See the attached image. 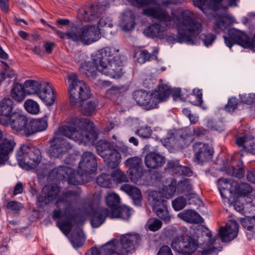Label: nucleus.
<instances>
[{"instance_id":"f257e3e1","label":"nucleus","mask_w":255,"mask_h":255,"mask_svg":"<svg viewBox=\"0 0 255 255\" xmlns=\"http://www.w3.org/2000/svg\"><path fill=\"white\" fill-rule=\"evenodd\" d=\"M143 12L148 16L163 21L166 26L171 25L172 22H174L178 31L176 40L180 43H191L192 37L202 31V24L195 18V14L188 9L182 11L180 17L175 16L173 13L170 15L166 9L160 6L145 9Z\"/></svg>"},{"instance_id":"f03ea898","label":"nucleus","mask_w":255,"mask_h":255,"mask_svg":"<svg viewBox=\"0 0 255 255\" xmlns=\"http://www.w3.org/2000/svg\"><path fill=\"white\" fill-rule=\"evenodd\" d=\"M55 134H59L60 138L65 136L85 144L94 142L97 137L93 123L87 118L77 117L59 127Z\"/></svg>"},{"instance_id":"7ed1b4c3","label":"nucleus","mask_w":255,"mask_h":255,"mask_svg":"<svg viewBox=\"0 0 255 255\" xmlns=\"http://www.w3.org/2000/svg\"><path fill=\"white\" fill-rule=\"evenodd\" d=\"M68 80L71 106L77 108L82 106L81 113L85 116H91L96 110V103L89 101L83 105L82 104L84 101L87 100L91 96L90 87L84 81L80 80L75 73L69 74Z\"/></svg>"},{"instance_id":"20e7f679","label":"nucleus","mask_w":255,"mask_h":255,"mask_svg":"<svg viewBox=\"0 0 255 255\" xmlns=\"http://www.w3.org/2000/svg\"><path fill=\"white\" fill-rule=\"evenodd\" d=\"M80 196L79 191L70 190L63 192L56 200V206L58 209L53 211L52 218L54 220L63 217L67 219L66 221L57 222L58 226L65 235L69 234L72 228L71 222L74 212L72 204L79 199Z\"/></svg>"},{"instance_id":"39448f33","label":"nucleus","mask_w":255,"mask_h":255,"mask_svg":"<svg viewBox=\"0 0 255 255\" xmlns=\"http://www.w3.org/2000/svg\"><path fill=\"white\" fill-rule=\"evenodd\" d=\"M98 71L113 78H120L122 75V62L119 56H113V51L105 48L99 59Z\"/></svg>"},{"instance_id":"423d86ee","label":"nucleus","mask_w":255,"mask_h":255,"mask_svg":"<svg viewBox=\"0 0 255 255\" xmlns=\"http://www.w3.org/2000/svg\"><path fill=\"white\" fill-rule=\"evenodd\" d=\"M67 35L68 39L84 45H89L97 41L101 37L98 28L94 25H87L80 28L72 27Z\"/></svg>"},{"instance_id":"0eeeda50","label":"nucleus","mask_w":255,"mask_h":255,"mask_svg":"<svg viewBox=\"0 0 255 255\" xmlns=\"http://www.w3.org/2000/svg\"><path fill=\"white\" fill-rule=\"evenodd\" d=\"M96 149L98 153L104 159L109 167L115 168L118 166L122 157L113 142L101 140L97 143Z\"/></svg>"},{"instance_id":"6e6552de","label":"nucleus","mask_w":255,"mask_h":255,"mask_svg":"<svg viewBox=\"0 0 255 255\" xmlns=\"http://www.w3.org/2000/svg\"><path fill=\"white\" fill-rule=\"evenodd\" d=\"M140 240L139 236L137 234H127L122 236L120 241L113 239L105 244L110 245L112 247L110 252L111 255H126L134 250L135 245Z\"/></svg>"},{"instance_id":"1a4fd4ad","label":"nucleus","mask_w":255,"mask_h":255,"mask_svg":"<svg viewBox=\"0 0 255 255\" xmlns=\"http://www.w3.org/2000/svg\"><path fill=\"white\" fill-rule=\"evenodd\" d=\"M148 200L156 215L164 222H169L170 216L167 210L163 193L156 191H151L148 195Z\"/></svg>"},{"instance_id":"9d476101","label":"nucleus","mask_w":255,"mask_h":255,"mask_svg":"<svg viewBox=\"0 0 255 255\" xmlns=\"http://www.w3.org/2000/svg\"><path fill=\"white\" fill-rule=\"evenodd\" d=\"M17 158L20 164L33 168L40 162L41 153L39 149L34 146L23 145L17 152Z\"/></svg>"},{"instance_id":"9b49d317","label":"nucleus","mask_w":255,"mask_h":255,"mask_svg":"<svg viewBox=\"0 0 255 255\" xmlns=\"http://www.w3.org/2000/svg\"><path fill=\"white\" fill-rule=\"evenodd\" d=\"M110 0H98V4L94 6L91 5L89 7L80 9L78 11V16L81 20L86 22L96 20L102 16L107 5L109 4Z\"/></svg>"},{"instance_id":"f8f14e48","label":"nucleus","mask_w":255,"mask_h":255,"mask_svg":"<svg viewBox=\"0 0 255 255\" xmlns=\"http://www.w3.org/2000/svg\"><path fill=\"white\" fill-rule=\"evenodd\" d=\"M79 173L67 166H60L51 170L49 176L58 180L64 179L69 184H77L81 182Z\"/></svg>"},{"instance_id":"ddd939ff","label":"nucleus","mask_w":255,"mask_h":255,"mask_svg":"<svg viewBox=\"0 0 255 255\" xmlns=\"http://www.w3.org/2000/svg\"><path fill=\"white\" fill-rule=\"evenodd\" d=\"M171 246L174 250L183 254L192 253L197 248V245L194 239L183 235L177 236L174 238Z\"/></svg>"},{"instance_id":"4468645a","label":"nucleus","mask_w":255,"mask_h":255,"mask_svg":"<svg viewBox=\"0 0 255 255\" xmlns=\"http://www.w3.org/2000/svg\"><path fill=\"white\" fill-rule=\"evenodd\" d=\"M79 170L81 182L84 180V175L94 172L97 169V162L95 155L90 151H86L82 155V160L79 164Z\"/></svg>"},{"instance_id":"2eb2a0df","label":"nucleus","mask_w":255,"mask_h":255,"mask_svg":"<svg viewBox=\"0 0 255 255\" xmlns=\"http://www.w3.org/2000/svg\"><path fill=\"white\" fill-rule=\"evenodd\" d=\"M50 142L48 153L51 156L60 158L72 148L71 145L64 138H60L58 134H55Z\"/></svg>"},{"instance_id":"dca6fc26","label":"nucleus","mask_w":255,"mask_h":255,"mask_svg":"<svg viewBox=\"0 0 255 255\" xmlns=\"http://www.w3.org/2000/svg\"><path fill=\"white\" fill-rule=\"evenodd\" d=\"M194 161L198 164L203 165L212 158L213 151L208 144L203 142H196L193 145Z\"/></svg>"},{"instance_id":"f3484780","label":"nucleus","mask_w":255,"mask_h":255,"mask_svg":"<svg viewBox=\"0 0 255 255\" xmlns=\"http://www.w3.org/2000/svg\"><path fill=\"white\" fill-rule=\"evenodd\" d=\"M142 163V159L138 157L128 158L126 161V165L129 168V178L133 183H137L143 174Z\"/></svg>"},{"instance_id":"a211bd4d","label":"nucleus","mask_w":255,"mask_h":255,"mask_svg":"<svg viewBox=\"0 0 255 255\" xmlns=\"http://www.w3.org/2000/svg\"><path fill=\"white\" fill-rule=\"evenodd\" d=\"M111 211H109L105 208H98L96 209L93 215L92 219L91 221L92 226L94 228H97L101 226L105 221L107 217H109L111 219L119 218V217L114 216L118 214V212H115L113 214L114 211L119 209V207H113Z\"/></svg>"},{"instance_id":"6ab92c4d","label":"nucleus","mask_w":255,"mask_h":255,"mask_svg":"<svg viewBox=\"0 0 255 255\" xmlns=\"http://www.w3.org/2000/svg\"><path fill=\"white\" fill-rule=\"evenodd\" d=\"M36 95L47 106L53 105L55 101L53 90L47 82H40Z\"/></svg>"},{"instance_id":"aec40b11","label":"nucleus","mask_w":255,"mask_h":255,"mask_svg":"<svg viewBox=\"0 0 255 255\" xmlns=\"http://www.w3.org/2000/svg\"><path fill=\"white\" fill-rule=\"evenodd\" d=\"M236 144L240 149L238 153L241 157L244 156L243 151L253 154H255V139L250 135H244L238 137L236 140Z\"/></svg>"},{"instance_id":"412c9836","label":"nucleus","mask_w":255,"mask_h":255,"mask_svg":"<svg viewBox=\"0 0 255 255\" xmlns=\"http://www.w3.org/2000/svg\"><path fill=\"white\" fill-rule=\"evenodd\" d=\"M239 226L237 222L230 221L225 228L220 229L219 236L224 242H229L236 238L238 232Z\"/></svg>"},{"instance_id":"4be33fe9","label":"nucleus","mask_w":255,"mask_h":255,"mask_svg":"<svg viewBox=\"0 0 255 255\" xmlns=\"http://www.w3.org/2000/svg\"><path fill=\"white\" fill-rule=\"evenodd\" d=\"M60 188L55 184L45 185L40 195L38 198L39 202L49 204L56 199L60 192Z\"/></svg>"},{"instance_id":"5701e85b","label":"nucleus","mask_w":255,"mask_h":255,"mask_svg":"<svg viewBox=\"0 0 255 255\" xmlns=\"http://www.w3.org/2000/svg\"><path fill=\"white\" fill-rule=\"evenodd\" d=\"M13 102L9 98H4L0 101V124L2 125L8 124L12 115Z\"/></svg>"},{"instance_id":"b1692460","label":"nucleus","mask_w":255,"mask_h":255,"mask_svg":"<svg viewBox=\"0 0 255 255\" xmlns=\"http://www.w3.org/2000/svg\"><path fill=\"white\" fill-rule=\"evenodd\" d=\"M201 234V237H199L201 241H204L208 246L207 249L201 251L203 255H210L215 250L216 248L212 245L215 242V239L212 237L211 231L204 226H200L198 230Z\"/></svg>"},{"instance_id":"393cba45","label":"nucleus","mask_w":255,"mask_h":255,"mask_svg":"<svg viewBox=\"0 0 255 255\" xmlns=\"http://www.w3.org/2000/svg\"><path fill=\"white\" fill-rule=\"evenodd\" d=\"M223 0H193V4L199 7L205 14L211 13L208 10L216 11L220 8V2Z\"/></svg>"},{"instance_id":"a878e982","label":"nucleus","mask_w":255,"mask_h":255,"mask_svg":"<svg viewBox=\"0 0 255 255\" xmlns=\"http://www.w3.org/2000/svg\"><path fill=\"white\" fill-rule=\"evenodd\" d=\"M47 121L46 118L32 119L28 122L25 128L27 135L33 134L36 132L45 130L47 128Z\"/></svg>"},{"instance_id":"bb28decb","label":"nucleus","mask_w":255,"mask_h":255,"mask_svg":"<svg viewBox=\"0 0 255 255\" xmlns=\"http://www.w3.org/2000/svg\"><path fill=\"white\" fill-rule=\"evenodd\" d=\"M8 124L11 128L17 131L24 130L25 133V128L28 124L27 118L23 115L18 113H13L10 118Z\"/></svg>"},{"instance_id":"cd10ccee","label":"nucleus","mask_w":255,"mask_h":255,"mask_svg":"<svg viewBox=\"0 0 255 255\" xmlns=\"http://www.w3.org/2000/svg\"><path fill=\"white\" fill-rule=\"evenodd\" d=\"M146 166L150 169H155L162 165L164 162V158L159 153L150 152L144 159Z\"/></svg>"},{"instance_id":"c85d7f7f","label":"nucleus","mask_w":255,"mask_h":255,"mask_svg":"<svg viewBox=\"0 0 255 255\" xmlns=\"http://www.w3.org/2000/svg\"><path fill=\"white\" fill-rule=\"evenodd\" d=\"M228 35L234 40V42L244 47H249L251 46V42L247 35L238 30L233 29L229 31Z\"/></svg>"},{"instance_id":"c756f323","label":"nucleus","mask_w":255,"mask_h":255,"mask_svg":"<svg viewBox=\"0 0 255 255\" xmlns=\"http://www.w3.org/2000/svg\"><path fill=\"white\" fill-rule=\"evenodd\" d=\"M15 142L12 140L4 139L0 142V162L1 164L8 159V155L13 151Z\"/></svg>"},{"instance_id":"7c9ffc66","label":"nucleus","mask_w":255,"mask_h":255,"mask_svg":"<svg viewBox=\"0 0 255 255\" xmlns=\"http://www.w3.org/2000/svg\"><path fill=\"white\" fill-rule=\"evenodd\" d=\"M121 189L132 198L135 205H139L142 197L141 193L138 188L129 184H124L121 187Z\"/></svg>"},{"instance_id":"2f4dec72","label":"nucleus","mask_w":255,"mask_h":255,"mask_svg":"<svg viewBox=\"0 0 255 255\" xmlns=\"http://www.w3.org/2000/svg\"><path fill=\"white\" fill-rule=\"evenodd\" d=\"M165 31V27L159 23H153L144 29V33L149 37L161 38Z\"/></svg>"},{"instance_id":"473e14b6","label":"nucleus","mask_w":255,"mask_h":255,"mask_svg":"<svg viewBox=\"0 0 255 255\" xmlns=\"http://www.w3.org/2000/svg\"><path fill=\"white\" fill-rule=\"evenodd\" d=\"M134 15L130 10H127L124 12L121 25L124 30L129 31L132 29L134 25Z\"/></svg>"},{"instance_id":"72a5a7b5","label":"nucleus","mask_w":255,"mask_h":255,"mask_svg":"<svg viewBox=\"0 0 255 255\" xmlns=\"http://www.w3.org/2000/svg\"><path fill=\"white\" fill-rule=\"evenodd\" d=\"M24 86L18 83L13 84L11 91L10 96L13 99L17 102H21L23 100L25 96Z\"/></svg>"},{"instance_id":"f704fd0d","label":"nucleus","mask_w":255,"mask_h":255,"mask_svg":"<svg viewBox=\"0 0 255 255\" xmlns=\"http://www.w3.org/2000/svg\"><path fill=\"white\" fill-rule=\"evenodd\" d=\"M178 216L182 220L191 223H200L202 220L200 216L195 211L188 210L184 212L180 213Z\"/></svg>"},{"instance_id":"c9c22d12","label":"nucleus","mask_w":255,"mask_h":255,"mask_svg":"<svg viewBox=\"0 0 255 255\" xmlns=\"http://www.w3.org/2000/svg\"><path fill=\"white\" fill-rule=\"evenodd\" d=\"M177 191L180 193H185L187 195H195L192 185L188 178H183L177 184Z\"/></svg>"},{"instance_id":"e433bc0d","label":"nucleus","mask_w":255,"mask_h":255,"mask_svg":"<svg viewBox=\"0 0 255 255\" xmlns=\"http://www.w3.org/2000/svg\"><path fill=\"white\" fill-rule=\"evenodd\" d=\"M153 93L155 97L158 98L159 103L167 100L170 95V90L167 85L162 84L160 85L157 89L155 90Z\"/></svg>"},{"instance_id":"4c0bfd02","label":"nucleus","mask_w":255,"mask_h":255,"mask_svg":"<svg viewBox=\"0 0 255 255\" xmlns=\"http://www.w3.org/2000/svg\"><path fill=\"white\" fill-rule=\"evenodd\" d=\"M112 247L110 245H104L99 249L92 248L91 250L87 252L85 255H111L110 252L112 251Z\"/></svg>"},{"instance_id":"58836bf2","label":"nucleus","mask_w":255,"mask_h":255,"mask_svg":"<svg viewBox=\"0 0 255 255\" xmlns=\"http://www.w3.org/2000/svg\"><path fill=\"white\" fill-rule=\"evenodd\" d=\"M40 82V81L33 80H26L23 84L25 93L28 95H36V92H37Z\"/></svg>"},{"instance_id":"ea45409f","label":"nucleus","mask_w":255,"mask_h":255,"mask_svg":"<svg viewBox=\"0 0 255 255\" xmlns=\"http://www.w3.org/2000/svg\"><path fill=\"white\" fill-rule=\"evenodd\" d=\"M216 20L217 26L221 29L224 30L229 26L232 22L231 18L226 15L214 16L212 13Z\"/></svg>"},{"instance_id":"a19ab883","label":"nucleus","mask_w":255,"mask_h":255,"mask_svg":"<svg viewBox=\"0 0 255 255\" xmlns=\"http://www.w3.org/2000/svg\"><path fill=\"white\" fill-rule=\"evenodd\" d=\"M98 60L94 64L92 62H85L83 64L82 68L85 71V74L89 77L91 76L94 77L96 75V70L98 69L96 68L99 64H98ZM99 62V60H98Z\"/></svg>"},{"instance_id":"79ce46f5","label":"nucleus","mask_w":255,"mask_h":255,"mask_svg":"<svg viewBox=\"0 0 255 255\" xmlns=\"http://www.w3.org/2000/svg\"><path fill=\"white\" fill-rule=\"evenodd\" d=\"M230 180L219 179L218 188L222 198H226V195L230 193Z\"/></svg>"},{"instance_id":"37998d69","label":"nucleus","mask_w":255,"mask_h":255,"mask_svg":"<svg viewBox=\"0 0 255 255\" xmlns=\"http://www.w3.org/2000/svg\"><path fill=\"white\" fill-rule=\"evenodd\" d=\"M146 104L144 105V108L147 110L156 108L157 106L158 98L155 97L153 93H149L147 92L146 98Z\"/></svg>"},{"instance_id":"c03bdc74","label":"nucleus","mask_w":255,"mask_h":255,"mask_svg":"<svg viewBox=\"0 0 255 255\" xmlns=\"http://www.w3.org/2000/svg\"><path fill=\"white\" fill-rule=\"evenodd\" d=\"M24 106L25 110L30 114H36L39 112V105L37 102L31 99L27 100L24 102Z\"/></svg>"},{"instance_id":"a18cd8bd","label":"nucleus","mask_w":255,"mask_h":255,"mask_svg":"<svg viewBox=\"0 0 255 255\" xmlns=\"http://www.w3.org/2000/svg\"><path fill=\"white\" fill-rule=\"evenodd\" d=\"M147 92L143 90H138L134 92L133 98L138 105L144 106L146 104V98Z\"/></svg>"},{"instance_id":"49530a36","label":"nucleus","mask_w":255,"mask_h":255,"mask_svg":"<svg viewBox=\"0 0 255 255\" xmlns=\"http://www.w3.org/2000/svg\"><path fill=\"white\" fill-rule=\"evenodd\" d=\"M106 202L110 207H117L120 203V198L116 193H109L106 197Z\"/></svg>"},{"instance_id":"de8ad7c7","label":"nucleus","mask_w":255,"mask_h":255,"mask_svg":"<svg viewBox=\"0 0 255 255\" xmlns=\"http://www.w3.org/2000/svg\"><path fill=\"white\" fill-rule=\"evenodd\" d=\"M97 184L101 187L110 188L112 186L110 177L109 175L102 174L97 178Z\"/></svg>"},{"instance_id":"09e8293b","label":"nucleus","mask_w":255,"mask_h":255,"mask_svg":"<svg viewBox=\"0 0 255 255\" xmlns=\"http://www.w3.org/2000/svg\"><path fill=\"white\" fill-rule=\"evenodd\" d=\"M115 212H118V214L114 216L119 217V218H121L124 220H127L129 219L130 216V212L129 209L125 206L119 207V209L114 211L113 214H114Z\"/></svg>"},{"instance_id":"8fccbe9b","label":"nucleus","mask_w":255,"mask_h":255,"mask_svg":"<svg viewBox=\"0 0 255 255\" xmlns=\"http://www.w3.org/2000/svg\"><path fill=\"white\" fill-rule=\"evenodd\" d=\"M113 180L118 183L126 182L128 181L126 175L120 170H116L111 174Z\"/></svg>"},{"instance_id":"3c124183","label":"nucleus","mask_w":255,"mask_h":255,"mask_svg":"<svg viewBox=\"0 0 255 255\" xmlns=\"http://www.w3.org/2000/svg\"><path fill=\"white\" fill-rule=\"evenodd\" d=\"M186 203L185 198L180 196L172 201V206L175 210L180 211L185 207Z\"/></svg>"},{"instance_id":"603ef678","label":"nucleus","mask_w":255,"mask_h":255,"mask_svg":"<svg viewBox=\"0 0 255 255\" xmlns=\"http://www.w3.org/2000/svg\"><path fill=\"white\" fill-rule=\"evenodd\" d=\"M241 224L249 231L255 232V218H244L241 220Z\"/></svg>"},{"instance_id":"864d4df0","label":"nucleus","mask_w":255,"mask_h":255,"mask_svg":"<svg viewBox=\"0 0 255 255\" xmlns=\"http://www.w3.org/2000/svg\"><path fill=\"white\" fill-rule=\"evenodd\" d=\"M14 76V71L12 69H11L9 66H7L3 71L0 73V85L6 77L12 78Z\"/></svg>"},{"instance_id":"5fc2aeb1","label":"nucleus","mask_w":255,"mask_h":255,"mask_svg":"<svg viewBox=\"0 0 255 255\" xmlns=\"http://www.w3.org/2000/svg\"><path fill=\"white\" fill-rule=\"evenodd\" d=\"M252 192L251 186L247 183H241L238 186L239 194L247 195Z\"/></svg>"},{"instance_id":"6e6d98bb","label":"nucleus","mask_w":255,"mask_h":255,"mask_svg":"<svg viewBox=\"0 0 255 255\" xmlns=\"http://www.w3.org/2000/svg\"><path fill=\"white\" fill-rule=\"evenodd\" d=\"M148 228L151 231H156L161 228L162 223L158 219L151 220L148 222Z\"/></svg>"},{"instance_id":"4d7b16f0","label":"nucleus","mask_w":255,"mask_h":255,"mask_svg":"<svg viewBox=\"0 0 255 255\" xmlns=\"http://www.w3.org/2000/svg\"><path fill=\"white\" fill-rule=\"evenodd\" d=\"M229 168L230 171L228 172L231 175L237 177L238 178L243 177L245 174V170L243 168H235L234 166H231Z\"/></svg>"},{"instance_id":"13d9d810","label":"nucleus","mask_w":255,"mask_h":255,"mask_svg":"<svg viewBox=\"0 0 255 255\" xmlns=\"http://www.w3.org/2000/svg\"><path fill=\"white\" fill-rule=\"evenodd\" d=\"M193 96H195L196 100L191 101V103L194 105L201 106L203 102L202 93L201 90L194 89L193 91Z\"/></svg>"},{"instance_id":"bf43d9fd","label":"nucleus","mask_w":255,"mask_h":255,"mask_svg":"<svg viewBox=\"0 0 255 255\" xmlns=\"http://www.w3.org/2000/svg\"><path fill=\"white\" fill-rule=\"evenodd\" d=\"M181 166L178 160H170L167 164V167L172 169L174 174H178L179 173Z\"/></svg>"},{"instance_id":"052dcab7","label":"nucleus","mask_w":255,"mask_h":255,"mask_svg":"<svg viewBox=\"0 0 255 255\" xmlns=\"http://www.w3.org/2000/svg\"><path fill=\"white\" fill-rule=\"evenodd\" d=\"M238 99L235 97L230 98L225 107L226 110L229 112H234L238 105Z\"/></svg>"},{"instance_id":"680f3d73","label":"nucleus","mask_w":255,"mask_h":255,"mask_svg":"<svg viewBox=\"0 0 255 255\" xmlns=\"http://www.w3.org/2000/svg\"><path fill=\"white\" fill-rule=\"evenodd\" d=\"M136 133L140 137L147 138L150 136L151 130L148 127H141L136 131Z\"/></svg>"},{"instance_id":"e2e57ef3","label":"nucleus","mask_w":255,"mask_h":255,"mask_svg":"<svg viewBox=\"0 0 255 255\" xmlns=\"http://www.w3.org/2000/svg\"><path fill=\"white\" fill-rule=\"evenodd\" d=\"M215 38L214 35L211 33H204L201 36V39L206 46L211 45Z\"/></svg>"},{"instance_id":"0e129e2a","label":"nucleus","mask_w":255,"mask_h":255,"mask_svg":"<svg viewBox=\"0 0 255 255\" xmlns=\"http://www.w3.org/2000/svg\"><path fill=\"white\" fill-rule=\"evenodd\" d=\"M152 56H153V55L150 54L147 50H142L139 55L137 59L138 61L140 63H145L146 61L149 60Z\"/></svg>"},{"instance_id":"69168bd1","label":"nucleus","mask_w":255,"mask_h":255,"mask_svg":"<svg viewBox=\"0 0 255 255\" xmlns=\"http://www.w3.org/2000/svg\"><path fill=\"white\" fill-rule=\"evenodd\" d=\"M177 189V183L175 181L171 182V184L167 188L168 194H165V198L168 199L172 197Z\"/></svg>"},{"instance_id":"338daca9","label":"nucleus","mask_w":255,"mask_h":255,"mask_svg":"<svg viewBox=\"0 0 255 255\" xmlns=\"http://www.w3.org/2000/svg\"><path fill=\"white\" fill-rule=\"evenodd\" d=\"M241 100L243 102L247 104H251L255 102V94L251 93L242 96Z\"/></svg>"},{"instance_id":"774afa93","label":"nucleus","mask_w":255,"mask_h":255,"mask_svg":"<svg viewBox=\"0 0 255 255\" xmlns=\"http://www.w3.org/2000/svg\"><path fill=\"white\" fill-rule=\"evenodd\" d=\"M100 18V19L98 22L100 26L105 27H112L113 26L112 21L109 18H104L103 17Z\"/></svg>"}]
</instances>
